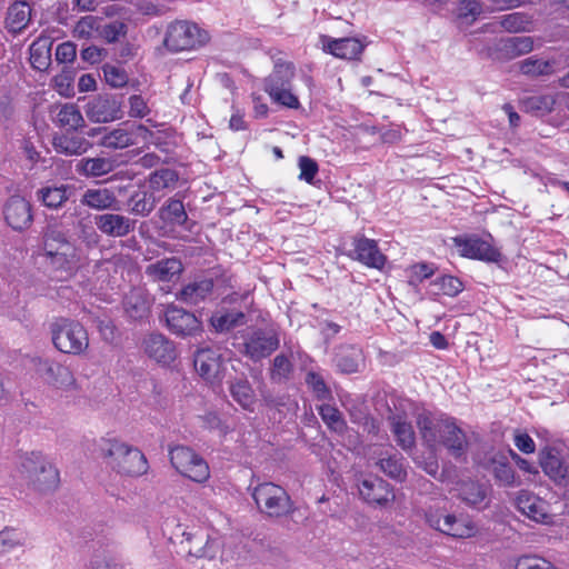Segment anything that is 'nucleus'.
<instances>
[{"label": "nucleus", "instance_id": "nucleus-31", "mask_svg": "<svg viewBox=\"0 0 569 569\" xmlns=\"http://www.w3.org/2000/svg\"><path fill=\"white\" fill-rule=\"evenodd\" d=\"M81 203L94 210L118 209L114 192L108 188L88 189L84 191Z\"/></svg>", "mask_w": 569, "mask_h": 569}, {"label": "nucleus", "instance_id": "nucleus-5", "mask_svg": "<svg viewBox=\"0 0 569 569\" xmlns=\"http://www.w3.org/2000/svg\"><path fill=\"white\" fill-rule=\"evenodd\" d=\"M252 303L253 299L249 290L233 291L221 299L220 307L210 317V325L217 332H227L242 326L247 322L246 312L250 310Z\"/></svg>", "mask_w": 569, "mask_h": 569}, {"label": "nucleus", "instance_id": "nucleus-59", "mask_svg": "<svg viewBox=\"0 0 569 569\" xmlns=\"http://www.w3.org/2000/svg\"><path fill=\"white\" fill-rule=\"evenodd\" d=\"M298 164L300 169L299 179L312 183L319 171L317 161L308 156H301Z\"/></svg>", "mask_w": 569, "mask_h": 569}, {"label": "nucleus", "instance_id": "nucleus-43", "mask_svg": "<svg viewBox=\"0 0 569 569\" xmlns=\"http://www.w3.org/2000/svg\"><path fill=\"white\" fill-rule=\"evenodd\" d=\"M160 219L168 224L183 226L188 219L181 200L170 198L159 210Z\"/></svg>", "mask_w": 569, "mask_h": 569}, {"label": "nucleus", "instance_id": "nucleus-26", "mask_svg": "<svg viewBox=\"0 0 569 569\" xmlns=\"http://www.w3.org/2000/svg\"><path fill=\"white\" fill-rule=\"evenodd\" d=\"M540 466L545 475L555 483L569 486V468L557 450H545L540 458Z\"/></svg>", "mask_w": 569, "mask_h": 569}, {"label": "nucleus", "instance_id": "nucleus-42", "mask_svg": "<svg viewBox=\"0 0 569 569\" xmlns=\"http://www.w3.org/2000/svg\"><path fill=\"white\" fill-rule=\"evenodd\" d=\"M455 490L463 502L472 507L479 506L487 498L486 488L481 483L472 480L459 482Z\"/></svg>", "mask_w": 569, "mask_h": 569}, {"label": "nucleus", "instance_id": "nucleus-58", "mask_svg": "<svg viewBox=\"0 0 569 569\" xmlns=\"http://www.w3.org/2000/svg\"><path fill=\"white\" fill-rule=\"evenodd\" d=\"M126 33L127 24L121 21H112L104 26L100 24L99 36L109 43L118 41L119 38L126 36Z\"/></svg>", "mask_w": 569, "mask_h": 569}, {"label": "nucleus", "instance_id": "nucleus-4", "mask_svg": "<svg viewBox=\"0 0 569 569\" xmlns=\"http://www.w3.org/2000/svg\"><path fill=\"white\" fill-rule=\"evenodd\" d=\"M251 497L260 513L268 518H284L296 511V505L287 490L271 481L250 487Z\"/></svg>", "mask_w": 569, "mask_h": 569}, {"label": "nucleus", "instance_id": "nucleus-23", "mask_svg": "<svg viewBox=\"0 0 569 569\" xmlns=\"http://www.w3.org/2000/svg\"><path fill=\"white\" fill-rule=\"evenodd\" d=\"M143 349L150 359L169 366L177 357L174 343L161 333H150L143 339Z\"/></svg>", "mask_w": 569, "mask_h": 569}, {"label": "nucleus", "instance_id": "nucleus-41", "mask_svg": "<svg viewBox=\"0 0 569 569\" xmlns=\"http://www.w3.org/2000/svg\"><path fill=\"white\" fill-rule=\"evenodd\" d=\"M113 169V163L108 158H82L76 164V171L84 177H101Z\"/></svg>", "mask_w": 569, "mask_h": 569}, {"label": "nucleus", "instance_id": "nucleus-45", "mask_svg": "<svg viewBox=\"0 0 569 569\" xmlns=\"http://www.w3.org/2000/svg\"><path fill=\"white\" fill-rule=\"evenodd\" d=\"M53 147L59 153L67 156L82 154L88 150L89 142L84 138L61 134L54 137Z\"/></svg>", "mask_w": 569, "mask_h": 569}, {"label": "nucleus", "instance_id": "nucleus-49", "mask_svg": "<svg viewBox=\"0 0 569 569\" xmlns=\"http://www.w3.org/2000/svg\"><path fill=\"white\" fill-rule=\"evenodd\" d=\"M293 372V365L291 360L283 353L277 355L273 358L270 367V380L274 383L287 382Z\"/></svg>", "mask_w": 569, "mask_h": 569}, {"label": "nucleus", "instance_id": "nucleus-18", "mask_svg": "<svg viewBox=\"0 0 569 569\" xmlns=\"http://www.w3.org/2000/svg\"><path fill=\"white\" fill-rule=\"evenodd\" d=\"M361 498L369 505L387 507L396 499L393 487L380 477H369L358 485Z\"/></svg>", "mask_w": 569, "mask_h": 569}, {"label": "nucleus", "instance_id": "nucleus-13", "mask_svg": "<svg viewBox=\"0 0 569 569\" xmlns=\"http://www.w3.org/2000/svg\"><path fill=\"white\" fill-rule=\"evenodd\" d=\"M426 520L433 529L453 538H470L477 532L475 523L469 519L445 515L439 510H429L426 513Z\"/></svg>", "mask_w": 569, "mask_h": 569}, {"label": "nucleus", "instance_id": "nucleus-9", "mask_svg": "<svg viewBox=\"0 0 569 569\" xmlns=\"http://www.w3.org/2000/svg\"><path fill=\"white\" fill-rule=\"evenodd\" d=\"M21 472L39 492L52 491L60 483L58 469L46 462L40 452H30L24 456L21 461Z\"/></svg>", "mask_w": 569, "mask_h": 569}, {"label": "nucleus", "instance_id": "nucleus-39", "mask_svg": "<svg viewBox=\"0 0 569 569\" xmlns=\"http://www.w3.org/2000/svg\"><path fill=\"white\" fill-rule=\"evenodd\" d=\"M126 313L133 320H140L149 313V301L139 289H132L123 299Z\"/></svg>", "mask_w": 569, "mask_h": 569}, {"label": "nucleus", "instance_id": "nucleus-17", "mask_svg": "<svg viewBox=\"0 0 569 569\" xmlns=\"http://www.w3.org/2000/svg\"><path fill=\"white\" fill-rule=\"evenodd\" d=\"M184 540L188 543V553L196 558L212 560L218 556L223 560L222 541L217 537H210L198 529L196 531L183 532Z\"/></svg>", "mask_w": 569, "mask_h": 569}, {"label": "nucleus", "instance_id": "nucleus-56", "mask_svg": "<svg viewBox=\"0 0 569 569\" xmlns=\"http://www.w3.org/2000/svg\"><path fill=\"white\" fill-rule=\"evenodd\" d=\"M128 116L132 119H143L150 116L149 100L141 93H133L128 98Z\"/></svg>", "mask_w": 569, "mask_h": 569}, {"label": "nucleus", "instance_id": "nucleus-51", "mask_svg": "<svg viewBox=\"0 0 569 569\" xmlns=\"http://www.w3.org/2000/svg\"><path fill=\"white\" fill-rule=\"evenodd\" d=\"M102 19L96 16H84L76 23L73 37L77 39L89 40L94 38L100 31Z\"/></svg>", "mask_w": 569, "mask_h": 569}, {"label": "nucleus", "instance_id": "nucleus-32", "mask_svg": "<svg viewBox=\"0 0 569 569\" xmlns=\"http://www.w3.org/2000/svg\"><path fill=\"white\" fill-rule=\"evenodd\" d=\"M556 106L555 94H537L525 97L519 100L520 109L536 117H543L549 114Z\"/></svg>", "mask_w": 569, "mask_h": 569}, {"label": "nucleus", "instance_id": "nucleus-36", "mask_svg": "<svg viewBox=\"0 0 569 569\" xmlns=\"http://www.w3.org/2000/svg\"><path fill=\"white\" fill-rule=\"evenodd\" d=\"M533 48V38L529 36H521L501 40L499 51L506 59L512 60L531 52Z\"/></svg>", "mask_w": 569, "mask_h": 569}, {"label": "nucleus", "instance_id": "nucleus-37", "mask_svg": "<svg viewBox=\"0 0 569 569\" xmlns=\"http://www.w3.org/2000/svg\"><path fill=\"white\" fill-rule=\"evenodd\" d=\"M159 198L150 190L139 189L128 199L129 210L132 214L148 217L157 206Z\"/></svg>", "mask_w": 569, "mask_h": 569}, {"label": "nucleus", "instance_id": "nucleus-11", "mask_svg": "<svg viewBox=\"0 0 569 569\" xmlns=\"http://www.w3.org/2000/svg\"><path fill=\"white\" fill-rule=\"evenodd\" d=\"M452 242L463 258L487 263H498L502 259V253L497 247L477 234L458 236Z\"/></svg>", "mask_w": 569, "mask_h": 569}, {"label": "nucleus", "instance_id": "nucleus-25", "mask_svg": "<svg viewBox=\"0 0 569 569\" xmlns=\"http://www.w3.org/2000/svg\"><path fill=\"white\" fill-rule=\"evenodd\" d=\"M184 270L181 259L169 257L157 260L146 267V276L153 282H174Z\"/></svg>", "mask_w": 569, "mask_h": 569}, {"label": "nucleus", "instance_id": "nucleus-30", "mask_svg": "<svg viewBox=\"0 0 569 569\" xmlns=\"http://www.w3.org/2000/svg\"><path fill=\"white\" fill-rule=\"evenodd\" d=\"M31 20V7L26 1L12 3L7 11L6 28L17 34L24 30Z\"/></svg>", "mask_w": 569, "mask_h": 569}, {"label": "nucleus", "instance_id": "nucleus-34", "mask_svg": "<svg viewBox=\"0 0 569 569\" xmlns=\"http://www.w3.org/2000/svg\"><path fill=\"white\" fill-rule=\"evenodd\" d=\"M229 392L232 399L244 410L253 411L257 402L254 390L246 378L234 379L229 383Z\"/></svg>", "mask_w": 569, "mask_h": 569}, {"label": "nucleus", "instance_id": "nucleus-61", "mask_svg": "<svg viewBox=\"0 0 569 569\" xmlns=\"http://www.w3.org/2000/svg\"><path fill=\"white\" fill-rule=\"evenodd\" d=\"M458 11L460 18L476 19L482 12V7L478 0H461Z\"/></svg>", "mask_w": 569, "mask_h": 569}, {"label": "nucleus", "instance_id": "nucleus-64", "mask_svg": "<svg viewBox=\"0 0 569 569\" xmlns=\"http://www.w3.org/2000/svg\"><path fill=\"white\" fill-rule=\"evenodd\" d=\"M513 441L518 450L526 455H530L536 451V443L527 432H517Z\"/></svg>", "mask_w": 569, "mask_h": 569}, {"label": "nucleus", "instance_id": "nucleus-63", "mask_svg": "<svg viewBox=\"0 0 569 569\" xmlns=\"http://www.w3.org/2000/svg\"><path fill=\"white\" fill-rule=\"evenodd\" d=\"M77 57V47L70 41L58 44L56 49V59L59 62L68 63L72 62Z\"/></svg>", "mask_w": 569, "mask_h": 569}, {"label": "nucleus", "instance_id": "nucleus-40", "mask_svg": "<svg viewBox=\"0 0 569 569\" xmlns=\"http://www.w3.org/2000/svg\"><path fill=\"white\" fill-rule=\"evenodd\" d=\"M56 124L67 132L77 131L84 126V119L78 106L66 103L57 113Z\"/></svg>", "mask_w": 569, "mask_h": 569}, {"label": "nucleus", "instance_id": "nucleus-35", "mask_svg": "<svg viewBox=\"0 0 569 569\" xmlns=\"http://www.w3.org/2000/svg\"><path fill=\"white\" fill-rule=\"evenodd\" d=\"M390 422L391 431L398 446L406 451L412 449L416 445V435L412 425L401 415L390 417Z\"/></svg>", "mask_w": 569, "mask_h": 569}, {"label": "nucleus", "instance_id": "nucleus-55", "mask_svg": "<svg viewBox=\"0 0 569 569\" xmlns=\"http://www.w3.org/2000/svg\"><path fill=\"white\" fill-rule=\"evenodd\" d=\"M103 78L111 88H123L129 84V76L127 71L118 66L106 63L102 67Z\"/></svg>", "mask_w": 569, "mask_h": 569}, {"label": "nucleus", "instance_id": "nucleus-21", "mask_svg": "<svg viewBox=\"0 0 569 569\" xmlns=\"http://www.w3.org/2000/svg\"><path fill=\"white\" fill-rule=\"evenodd\" d=\"M3 214L7 223L18 231L28 229L33 220L30 202L20 196H12L8 199Z\"/></svg>", "mask_w": 569, "mask_h": 569}, {"label": "nucleus", "instance_id": "nucleus-33", "mask_svg": "<svg viewBox=\"0 0 569 569\" xmlns=\"http://www.w3.org/2000/svg\"><path fill=\"white\" fill-rule=\"evenodd\" d=\"M72 194V187L67 184L47 186L38 190V200L47 208L62 207Z\"/></svg>", "mask_w": 569, "mask_h": 569}, {"label": "nucleus", "instance_id": "nucleus-24", "mask_svg": "<svg viewBox=\"0 0 569 569\" xmlns=\"http://www.w3.org/2000/svg\"><path fill=\"white\" fill-rule=\"evenodd\" d=\"M97 229L111 238H123L136 228V221L119 213H103L96 216Z\"/></svg>", "mask_w": 569, "mask_h": 569}, {"label": "nucleus", "instance_id": "nucleus-3", "mask_svg": "<svg viewBox=\"0 0 569 569\" xmlns=\"http://www.w3.org/2000/svg\"><path fill=\"white\" fill-rule=\"evenodd\" d=\"M296 67L291 61L278 59L272 71L263 80V90L270 99L282 107L299 109V98L292 92Z\"/></svg>", "mask_w": 569, "mask_h": 569}, {"label": "nucleus", "instance_id": "nucleus-27", "mask_svg": "<svg viewBox=\"0 0 569 569\" xmlns=\"http://www.w3.org/2000/svg\"><path fill=\"white\" fill-rule=\"evenodd\" d=\"M214 282L211 278L198 277L184 284L176 297L187 305H198L204 301L213 291Z\"/></svg>", "mask_w": 569, "mask_h": 569}, {"label": "nucleus", "instance_id": "nucleus-7", "mask_svg": "<svg viewBox=\"0 0 569 569\" xmlns=\"http://www.w3.org/2000/svg\"><path fill=\"white\" fill-rule=\"evenodd\" d=\"M241 339L238 351L253 362L268 358L280 346L279 332L273 328H250Z\"/></svg>", "mask_w": 569, "mask_h": 569}, {"label": "nucleus", "instance_id": "nucleus-50", "mask_svg": "<svg viewBox=\"0 0 569 569\" xmlns=\"http://www.w3.org/2000/svg\"><path fill=\"white\" fill-rule=\"evenodd\" d=\"M492 473L496 481L505 487L520 486L521 480L508 461H493Z\"/></svg>", "mask_w": 569, "mask_h": 569}, {"label": "nucleus", "instance_id": "nucleus-10", "mask_svg": "<svg viewBox=\"0 0 569 569\" xmlns=\"http://www.w3.org/2000/svg\"><path fill=\"white\" fill-rule=\"evenodd\" d=\"M150 130L141 123L124 121L112 129L101 131L99 144L107 149H124L139 143L140 138L150 134Z\"/></svg>", "mask_w": 569, "mask_h": 569}, {"label": "nucleus", "instance_id": "nucleus-44", "mask_svg": "<svg viewBox=\"0 0 569 569\" xmlns=\"http://www.w3.org/2000/svg\"><path fill=\"white\" fill-rule=\"evenodd\" d=\"M193 365L198 373L207 380L213 378L219 369L218 357L211 349L197 351Z\"/></svg>", "mask_w": 569, "mask_h": 569}, {"label": "nucleus", "instance_id": "nucleus-19", "mask_svg": "<svg viewBox=\"0 0 569 569\" xmlns=\"http://www.w3.org/2000/svg\"><path fill=\"white\" fill-rule=\"evenodd\" d=\"M353 250L349 254L363 266L382 270L387 263V256L379 249L378 242L363 236L353 239Z\"/></svg>", "mask_w": 569, "mask_h": 569}, {"label": "nucleus", "instance_id": "nucleus-53", "mask_svg": "<svg viewBox=\"0 0 569 569\" xmlns=\"http://www.w3.org/2000/svg\"><path fill=\"white\" fill-rule=\"evenodd\" d=\"M437 271V268L433 263L428 262H417L411 264L407 269V278L408 283L410 286L417 287L423 280L431 278Z\"/></svg>", "mask_w": 569, "mask_h": 569}, {"label": "nucleus", "instance_id": "nucleus-28", "mask_svg": "<svg viewBox=\"0 0 569 569\" xmlns=\"http://www.w3.org/2000/svg\"><path fill=\"white\" fill-rule=\"evenodd\" d=\"M46 263L58 280L70 278L77 269L74 246H64L60 252L46 259Z\"/></svg>", "mask_w": 569, "mask_h": 569}, {"label": "nucleus", "instance_id": "nucleus-57", "mask_svg": "<svg viewBox=\"0 0 569 569\" xmlns=\"http://www.w3.org/2000/svg\"><path fill=\"white\" fill-rule=\"evenodd\" d=\"M440 293L448 297H456L463 290V283L455 276H442L435 280Z\"/></svg>", "mask_w": 569, "mask_h": 569}, {"label": "nucleus", "instance_id": "nucleus-54", "mask_svg": "<svg viewBox=\"0 0 569 569\" xmlns=\"http://www.w3.org/2000/svg\"><path fill=\"white\" fill-rule=\"evenodd\" d=\"M306 383L318 400L332 399V392L320 373L309 371L306 375Z\"/></svg>", "mask_w": 569, "mask_h": 569}, {"label": "nucleus", "instance_id": "nucleus-14", "mask_svg": "<svg viewBox=\"0 0 569 569\" xmlns=\"http://www.w3.org/2000/svg\"><path fill=\"white\" fill-rule=\"evenodd\" d=\"M33 363L36 372L48 385L62 390H71L78 388L73 372L68 366L41 358L34 359Z\"/></svg>", "mask_w": 569, "mask_h": 569}, {"label": "nucleus", "instance_id": "nucleus-6", "mask_svg": "<svg viewBox=\"0 0 569 569\" xmlns=\"http://www.w3.org/2000/svg\"><path fill=\"white\" fill-rule=\"evenodd\" d=\"M49 328L52 345L58 351L79 356L88 349V332L78 320L57 317L51 321Z\"/></svg>", "mask_w": 569, "mask_h": 569}, {"label": "nucleus", "instance_id": "nucleus-1", "mask_svg": "<svg viewBox=\"0 0 569 569\" xmlns=\"http://www.w3.org/2000/svg\"><path fill=\"white\" fill-rule=\"evenodd\" d=\"M99 450L107 465L119 475L140 477L149 470L144 453L118 438H102Z\"/></svg>", "mask_w": 569, "mask_h": 569}, {"label": "nucleus", "instance_id": "nucleus-12", "mask_svg": "<svg viewBox=\"0 0 569 569\" xmlns=\"http://www.w3.org/2000/svg\"><path fill=\"white\" fill-rule=\"evenodd\" d=\"M204 42V34L197 24L176 21L168 28L164 44L171 51L191 50Z\"/></svg>", "mask_w": 569, "mask_h": 569}, {"label": "nucleus", "instance_id": "nucleus-29", "mask_svg": "<svg viewBox=\"0 0 569 569\" xmlns=\"http://www.w3.org/2000/svg\"><path fill=\"white\" fill-rule=\"evenodd\" d=\"M556 66V59H542L538 56H530L518 62V70L522 76L537 79L553 74Z\"/></svg>", "mask_w": 569, "mask_h": 569}, {"label": "nucleus", "instance_id": "nucleus-20", "mask_svg": "<svg viewBox=\"0 0 569 569\" xmlns=\"http://www.w3.org/2000/svg\"><path fill=\"white\" fill-rule=\"evenodd\" d=\"M517 509L527 518L542 525L552 522L549 503L528 490H520L516 498Z\"/></svg>", "mask_w": 569, "mask_h": 569}, {"label": "nucleus", "instance_id": "nucleus-22", "mask_svg": "<svg viewBox=\"0 0 569 569\" xmlns=\"http://www.w3.org/2000/svg\"><path fill=\"white\" fill-rule=\"evenodd\" d=\"M322 49L336 58L345 60L360 59L365 44L357 38L335 39L329 36H321Z\"/></svg>", "mask_w": 569, "mask_h": 569}, {"label": "nucleus", "instance_id": "nucleus-38", "mask_svg": "<svg viewBox=\"0 0 569 569\" xmlns=\"http://www.w3.org/2000/svg\"><path fill=\"white\" fill-rule=\"evenodd\" d=\"M376 465L386 476L396 481L402 482L407 478L405 458L399 452H391L386 456H381Z\"/></svg>", "mask_w": 569, "mask_h": 569}, {"label": "nucleus", "instance_id": "nucleus-8", "mask_svg": "<svg viewBox=\"0 0 569 569\" xmlns=\"http://www.w3.org/2000/svg\"><path fill=\"white\" fill-rule=\"evenodd\" d=\"M169 459L177 472L193 482L204 483L210 478V468L206 459L188 446L170 447Z\"/></svg>", "mask_w": 569, "mask_h": 569}, {"label": "nucleus", "instance_id": "nucleus-52", "mask_svg": "<svg viewBox=\"0 0 569 569\" xmlns=\"http://www.w3.org/2000/svg\"><path fill=\"white\" fill-rule=\"evenodd\" d=\"M64 246H73L63 233L57 230H48L43 234V256L46 259L57 254Z\"/></svg>", "mask_w": 569, "mask_h": 569}, {"label": "nucleus", "instance_id": "nucleus-46", "mask_svg": "<svg viewBox=\"0 0 569 569\" xmlns=\"http://www.w3.org/2000/svg\"><path fill=\"white\" fill-rule=\"evenodd\" d=\"M317 409L329 430L339 435H342L347 430V422L336 406L323 403Z\"/></svg>", "mask_w": 569, "mask_h": 569}, {"label": "nucleus", "instance_id": "nucleus-47", "mask_svg": "<svg viewBox=\"0 0 569 569\" xmlns=\"http://www.w3.org/2000/svg\"><path fill=\"white\" fill-rule=\"evenodd\" d=\"M179 176L176 170L162 168L153 171L149 176V188L156 193L167 189H173L178 182Z\"/></svg>", "mask_w": 569, "mask_h": 569}, {"label": "nucleus", "instance_id": "nucleus-60", "mask_svg": "<svg viewBox=\"0 0 569 569\" xmlns=\"http://www.w3.org/2000/svg\"><path fill=\"white\" fill-rule=\"evenodd\" d=\"M516 569H555L553 565L540 557L522 556L516 562Z\"/></svg>", "mask_w": 569, "mask_h": 569}, {"label": "nucleus", "instance_id": "nucleus-62", "mask_svg": "<svg viewBox=\"0 0 569 569\" xmlns=\"http://www.w3.org/2000/svg\"><path fill=\"white\" fill-rule=\"evenodd\" d=\"M202 427L208 430H218L226 435L229 428L224 425L217 412L210 411L201 417Z\"/></svg>", "mask_w": 569, "mask_h": 569}, {"label": "nucleus", "instance_id": "nucleus-15", "mask_svg": "<svg viewBox=\"0 0 569 569\" xmlns=\"http://www.w3.org/2000/svg\"><path fill=\"white\" fill-rule=\"evenodd\" d=\"M164 321L169 331L178 337H191L202 331V322L194 313L173 303L166 307Z\"/></svg>", "mask_w": 569, "mask_h": 569}, {"label": "nucleus", "instance_id": "nucleus-2", "mask_svg": "<svg viewBox=\"0 0 569 569\" xmlns=\"http://www.w3.org/2000/svg\"><path fill=\"white\" fill-rule=\"evenodd\" d=\"M417 426L425 441L441 443L455 458L466 455L467 437L463 430L457 426L455 419H435L428 415H420Z\"/></svg>", "mask_w": 569, "mask_h": 569}, {"label": "nucleus", "instance_id": "nucleus-48", "mask_svg": "<svg viewBox=\"0 0 569 569\" xmlns=\"http://www.w3.org/2000/svg\"><path fill=\"white\" fill-rule=\"evenodd\" d=\"M499 23L508 32H526L531 29L532 18L525 12H512L501 16Z\"/></svg>", "mask_w": 569, "mask_h": 569}, {"label": "nucleus", "instance_id": "nucleus-16", "mask_svg": "<svg viewBox=\"0 0 569 569\" xmlns=\"http://www.w3.org/2000/svg\"><path fill=\"white\" fill-rule=\"evenodd\" d=\"M86 114L91 122L103 123L123 117L122 102L112 94H98L86 104Z\"/></svg>", "mask_w": 569, "mask_h": 569}]
</instances>
